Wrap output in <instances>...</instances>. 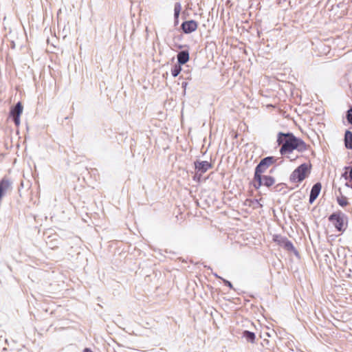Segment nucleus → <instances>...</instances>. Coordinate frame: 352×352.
I'll return each mask as SVG.
<instances>
[{
    "label": "nucleus",
    "instance_id": "7",
    "mask_svg": "<svg viewBox=\"0 0 352 352\" xmlns=\"http://www.w3.org/2000/svg\"><path fill=\"white\" fill-rule=\"evenodd\" d=\"M23 112V106L20 102H19L14 109L10 111V114L14 118V122L16 126L20 124V116Z\"/></svg>",
    "mask_w": 352,
    "mask_h": 352
},
{
    "label": "nucleus",
    "instance_id": "18",
    "mask_svg": "<svg viewBox=\"0 0 352 352\" xmlns=\"http://www.w3.org/2000/svg\"><path fill=\"white\" fill-rule=\"evenodd\" d=\"M182 10V6L179 3H176L174 7V16L176 19H178L180 12Z\"/></svg>",
    "mask_w": 352,
    "mask_h": 352
},
{
    "label": "nucleus",
    "instance_id": "1",
    "mask_svg": "<svg viewBox=\"0 0 352 352\" xmlns=\"http://www.w3.org/2000/svg\"><path fill=\"white\" fill-rule=\"evenodd\" d=\"M277 142L279 145H281L280 153L283 155H288L294 150L303 152L308 150L310 147L302 140L297 138L292 133H279Z\"/></svg>",
    "mask_w": 352,
    "mask_h": 352
},
{
    "label": "nucleus",
    "instance_id": "20",
    "mask_svg": "<svg viewBox=\"0 0 352 352\" xmlns=\"http://www.w3.org/2000/svg\"><path fill=\"white\" fill-rule=\"evenodd\" d=\"M84 352H93L91 349L86 348L84 349Z\"/></svg>",
    "mask_w": 352,
    "mask_h": 352
},
{
    "label": "nucleus",
    "instance_id": "13",
    "mask_svg": "<svg viewBox=\"0 0 352 352\" xmlns=\"http://www.w3.org/2000/svg\"><path fill=\"white\" fill-rule=\"evenodd\" d=\"M344 145L346 148L352 149V132L349 131L345 132Z\"/></svg>",
    "mask_w": 352,
    "mask_h": 352
},
{
    "label": "nucleus",
    "instance_id": "2",
    "mask_svg": "<svg viewBox=\"0 0 352 352\" xmlns=\"http://www.w3.org/2000/svg\"><path fill=\"white\" fill-rule=\"evenodd\" d=\"M311 170L312 164L310 162L303 163L292 171L289 176V181L298 185L310 175Z\"/></svg>",
    "mask_w": 352,
    "mask_h": 352
},
{
    "label": "nucleus",
    "instance_id": "10",
    "mask_svg": "<svg viewBox=\"0 0 352 352\" xmlns=\"http://www.w3.org/2000/svg\"><path fill=\"white\" fill-rule=\"evenodd\" d=\"M11 187V182L8 179L3 178L0 181V201L1 200L5 192Z\"/></svg>",
    "mask_w": 352,
    "mask_h": 352
},
{
    "label": "nucleus",
    "instance_id": "11",
    "mask_svg": "<svg viewBox=\"0 0 352 352\" xmlns=\"http://www.w3.org/2000/svg\"><path fill=\"white\" fill-rule=\"evenodd\" d=\"M177 60L179 65H184L189 60V53L188 51H182L177 54Z\"/></svg>",
    "mask_w": 352,
    "mask_h": 352
},
{
    "label": "nucleus",
    "instance_id": "14",
    "mask_svg": "<svg viewBox=\"0 0 352 352\" xmlns=\"http://www.w3.org/2000/svg\"><path fill=\"white\" fill-rule=\"evenodd\" d=\"M243 337L245 338V339L250 342H254V340H255V334L253 333V332H250V331H245L243 333Z\"/></svg>",
    "mask_w": 352,
    "mask_h": 352
},
{
    "label": "nucleus",
    "instance_id": "19",
    "mask_svg": "<svg viewBox=\"0 0 352 352\" xmlns=\"http://www.w3.org/2000/svg\"><path fill=\"white\" fill-rule=\"evenodd\" d=\"M346 118L348 122L352 124V108L347 111Z\"/></svg>",
    "mask_w": 352,
    "mask_h": 352
},
{
    "label": "nucleus",
    "instance_id": "9",
    "mask_svg": "<svg viewBox=\"0 0 352 352\" xmlns=\"http://www.w3.org/2000/svg\"><path fill=\"white\" fill-rule=\"evenodd\" d=\"M322 186L320 183L314 184L311 190L309 196V202L312 204L318 197L321 190Z\"/></svg>",
    "mask_w": 352,
    "mask_h": 352
},
{
    "label": "nucleus",
    "instance_id": "3",
    "mask_svg": "<svg viewBox=\"0 0 352 352\" xmlns=\"http://www.w3.org/2000/svg\"><path fill=\"white\" fill-rule=\"evenodd\" d=\"M276 162L274 157H267L263 159L255 168L254 175V186L258 189L262 186V174L273 164Z\"/></svg>",
    "mask_w": 352,
    "mask_h": 352
},
{
    "label": "nucleus",
    "instance_id": "5",
    "mask_svg": "<svg viewBox=\"0 0 352 352\" xmlns=\"http://www.w3.org/2000/svg\"><path fill=\"white\" fill-rule=\"evenodd\" d=\"M273 241L277 243V245L283 247L287 251H294V247L291 241L287 239L282 237L280 235H274Z\"/></svg>",
    "mask_w": 352,
    "mask_h": 352
},
{
    "label": "nucleus",
    "instance_id": "17",
    "mask_svg": "<svg viewBox=\"0 0 352 352\" xmlns=\"http://www.w3.org/2000/svg\"><path fill=\"white\" fill-rule=\"evenodd\" d=\"M182 71V67L180 65H175L171 69V74L174 77H176Z\"/></svg>",
    "mask_w": 352,
    "mask_h": 352
},
{
    "label": "nucleus",
    "instance_id": "4",
    "mask_svg": "<svg viewBox=\"0 0 352 352\" xmlns=\"http://www.w3.org/2000/svg\"><path fill=\"white\" fill-rule=\"evenodd\" d=\"M329 221L333 223L339 232H344L347 226V219L341 212H334L329 217Z\"/></svg>",
    "mask_w": 352,
    "mask_h": 352
},
{
    "label": "nucleus",
    "instance_id": "16",
    "mask_svg": "<svg viewBox=\"0 0 352 352\" xmlns=\"http://www.w3.org/2000/svg\"><path fill=\"white\" fill-rule=\"evenodd\" d=\"M337 201H338V204L342 206V207H344V206H346L349 205V201H348V199L346 197L344 196H340V197H338L337 198Z\"/></svg>",
    "mask_w": 352,
    "mask_h": 352
},
{
    "label": "nucleus",
    "instance_id": "8",
    "mask_svg": "<svg viewBox=\"0 0 352 352\" xmlns=\"http://www.w3.org/2000/svg\"><path fill=\"white\" fill-rule=\"evenodd\" d=\"M195 166L197 171L196 175L198 173H200V175L205 173L212 167L211 163L208 161L195 162Z\"/></svg>",
    "mask_w": 352,
    "mask_h": 352
},
{
    "label": "nucleus",
    "instance_id": "12",
    "mask_svg": "<svg viewBox=\"0 0 352 352\" xmlns=\"http://www.w3.org/2000/svg\"><path fill=\"white\" fill-rule=\"evenodd\" d=\"M275 184V179L269 175H262V185L271 187Z\"/></svg>",
    "mask_w": 352,
    "mask_h": 352
},
{
    "label": "nucleus",
    "instance_id": "6",
    "mask_svg": "<svg viewBox=\"0 0 352 352\" xmlns=\"http://www.w3.org/2000/svg\"><path fill=\"white\" fill-rule=\"evenodd\" d=\"M182 29L186 34L195 32L198 28V23L194 20H189L182 23Z\"/></svg>",
    "mask_w": 352,
    "mask_h": 352
},
{
    "label": "nucleus",
    "instance_id": "15",
    "mask_svg": "<svg viewBox=\"0 0 352 352\" xmlns=\"http://www.w3.org/2000/svg\"><path fill=\"white\" fill-rule=\"evenodd\" d=\"M343 177L346 180L352 182V166L346 168V170L343 174Z\"/></svg>",
    "mask_w": 352,
    "mask_h": 352
}]
</instances>
